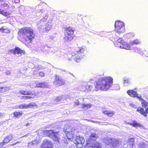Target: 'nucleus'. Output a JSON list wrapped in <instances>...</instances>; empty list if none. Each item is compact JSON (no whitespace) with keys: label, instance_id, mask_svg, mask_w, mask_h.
I'll use <instances>...</instances> for the list:
<instances>
[{"label":"nucleus","instance_id":"obj_1","mask_svg":"<svg viewBox=\"0 0 148 148\" xmlns=\"http://www.w3.org/2000/svg\"><path fill=\"white\" fill-rule=\"evenodd\" d=\"M113 83V79L112 77L108 76L104 77L95 81L94 88L92 85H87L85 86L84 91L85 92L91 90L106 91L112 86Z\"/></svg>","mask_w":148,"mask_h":148},{"label":"nucleus","instance_id":"obj_2","mask_svg":"<svg viewBox=\"0 0 148 148\" xmlns=\"http://www.w3.org/2000/svg\"><path fill=\"white\" fill-rule=\"evenodd\" d=\"M18 34L21 41L26 45L32 43L35 36L34 30L29 27H25L20 29Z\"/></svg>","mask_w":148,"mask_h":148},{"label":"nucleus","instance_id":"obj_3","mask_svg":"<svg viewBox=\"0 0 148 148\" xmlns=\"http://www.w3.org/2000/svg\"><path fill=\"white\" fill-rule=\"evenodd\" d=\"M85 51V49L83 47H78L75 48L74 51L72 52L71 54L76 62H78L84 56Z\"/></svg>","mask_w":148,"mask_h":148},{"label":"nucleus","instance_id":"obj_4","mask_svg":"<svg viewBox=\"0 0 148 148\" xmlns=\"http://www.w3.org/2000/svg\"><path fill=\"white\" fill-rule=\"evenodd\" d=\"M74 30L72 27L69 26L64 29V39L66 41H69L74 38Z\"/></svg>","mask_w":148,"mask_h":148},{"label":"nucleus","instance_id":"obj_5","mask_svg":"<svg viewBox=\"0 0 148 148\" xmlns=\"http://www.w3.org/2000/svg\"><path fill=\"white\" fill-rule=\"evenodd\" d=\"M46 135L49 137H51L53 140L55 142L59 143L60 138L59 137L60 132H54L53 130H46L44 131Z\"/></svg>","mask_w":148,"mask_h":148},{"label":"nucleus","instance_id":"obj_6","mask_svg":"<svg viewBox=\"0 0 148 148\" xmlns=\"http://www.w3.org/2000/svg\"><path fill=\"white\" fill-rule=\"evenodd\" d=\"M115 32L121 34L124 33L125 31L124 24L121 21L117 20L115 21L114 24Z\"/></svg>","mask_w":148,"mask_h":148},{"label":"nucleus","instance_id":"obj_7","mask_svg":"<svg viewBox=\"0 0 148 148\" xmlns=\"http://www.w3.org/2000/svg\"><path fill=\"white\" fill-rule=\"evenodd\" d=\"M115 46L118 47L122 48L127 49H130V44L124 41L122 38H119L115 42Z\"/></svg>","mask_w":148,"mask_h":148},{"label":"nucleus","instance_id":"obj_8","mask_svg":"<svg viewBox=\"0 0 148 148\" xmlns=\"http://www.w3.org/2000/svg\"><path fill=\"white\" fill-rule=\"evenodd\" d=\"M85 142V139L83 137L78 136H76L74 143L77 148H82L83 147Z\"/></svg>","mask_w":148,"mask_h":148},{"label":"nucleus","instance_id":"obj_9","mask_svg":"<svg viewBox=\"0 0 148 148\" xmlns=\"http://www.w3.org/2000/svg\"><path fill=\"white\" fill-rule=\"evenodd\" d=\"M107 142L106 143V145L110 146L111 147L115 148L117 145L119 144V140L116 139H114L113 138H108L107 139Z\"/></svg>","mask_w":148,"mask_h":148},{"label":"nucleus","instance_id":"obj_10","mask_svg":"<svg viewBox=\"0 0 148 148\" xmlns=\"http://www.w3.org/2000/svg\"><path fill=\"white\" fill-rule=\"evenodd\" d=\"M55 80L53 81L54 84L58 86H61L65 84L64 81L61 79L59 75H55Z\"/></svg>","mask_w":148,"mask_h":148},{"label":"nucleus","instance_id":"obj_11","mask_svg":"<svg viewBox=\"0 0 148 148\" xmlns=\"http://www.w3.org/2000/svg\"><path fill=\"white\" fill-rule=\"evenodd\" d=\"M19 93L23 95H31L35 97L37 95L35 92L34 91H30L27 90H21L19 91Z\"/></svg>","mask_w":148,"mask_h":148},{"label":"nucleus","instance_id":"obj_12","mask_svg":"<svg viewBox=\"0 0 148 148\" xmlns=\"http://www.w3.org/2000/svg\"><path fill=\"white\" fill-rule=\"evenodd\" d=\"M9 53H13L14 54H25V51L18 47H16L14 49H10L9 51Z\"/></svg>","mask_w":148,"mask_h":148},{"label":"nucleus","instance_id":"obj_13","mask_svg":"<svg viewBox=\"0 0 148 148\" xmlns=\"http://www.w3.org/2000/svg\"><path fill=\"white\" fill-rule=\"evenodd\" d=\"M136 111L143 115L144 117L147 116V114H148V107L146 108L145 110L141 107H138L136 109Z\"/></svg>","mask_w":148,"mask_h":148},{"label":"nucleus","instance_id":"obj_14","mask_svg":"<svg viewBox=\"0 0 148 148\" xmlns=\"http://www.w3.org/2000/svg\"><path fill=\"white\" fill-rule=\"evenodd\" d=\"M40 148H53V146L51 141L46 140L41 145Z\"/></svg>","mask_w":148,"mask_h":148},{"label":"nucleus","instance_id":"obj_15","mask_svg":"<svg viewBox=\"0 0 148 148\" xmlns=\"http://www.w3.org/2000/svg\"><path fill=\"white\" fill-rule=\"evenodd\" d=\"M85 146L88 148H101V143L98 142H96L92 144L91 143L90 144H88V145L86 144Z\"/></svg>","mask_w":148,"mask_h":148},{"label":"nucleus","instance_id":"obj_16","mask_svg":"<svg viewBox=\"0 0 148 148\" xmlns=\"http://www.w3.org/2000/svg\"><path fill=\"white\" fill-rule=\"evenodd\" d=\"M98 137V136L97 134L94 133L91 134L90 135L88 139L86 140V144L87 145L90 144L92 140H93V139L95 140Z\"/></svg>","mask_w":148,"mask_h":148},{"label":"nucleus","instance_id":"obj_17","mask_svg":"<svg viewBox=\"0 0 148 148\" xmlns=\"http://www.w3.org/2000/svg\"><path fill=\"white\" fill-rule=\"evenodd\" d=\"M65 134L68 140L71 141H72L75 138V135L72 132H67Z\"/></svg>","mask_w":148,"mask_h":148},{"label":"nucleus","instance_id":"obj_18","mask_svg":"<svg viewBox=\"0 0 148 148\" xmlns=\"http://www.w3.org/2000/svg\"><path fill=\"white\" fill-rule=\"evenodd\" d=\"M127 92L128 94L130 97H136L138 98V94L137 93V91L134 90H129L127 91Z\"/></svg>","mask_w":148,"mask_h":148},{"label":"nucleus","instance_id":"obj_19","mask_svg":"<svg viewBox=\"0 0 148 148\" xmlns=\"http://www.w3.org/2000/svg\"><path fill=\"white\" fill-rule=\"evenodd\" d=\"M138 98L141 101V105L143 107L146 108L148 106V102L142 99L141 96L138 97Z\"/></svg>","mask_w":148,"mask_h":148},{"label":"nucleus","instance_id":"obj_20","mask_svg":"<svg viewBox=\"0 0 148 148\" xmlns=\"http://www.w3.org/2000/svg\"><path fill=\"white\" fill-rule=\"evenodd\" d=\"M12 138L13 136L12 135H8L4 138L2 142L5 144H6L8 143L12 139Z\"/></svg>","mask_w":148,"mask_h":148},{"label":"nucleus","instance_id":"obj_21","mask_svg":"<svg viewBox=\"0 0 148 148\" xmlns=\"http://www.w3.org/2000/svg\"><path fill=\"white\" fill-rule=\"evenodd\" d=\"M127 124L135 127H143V125H142L138 123L135 120L133 121L132 123H128Z\"/></svg>","mask_w":148,"mask_h":148},{"label":"nucleus","instance_id":"obj_22","mask_svg":"<svg viewBox=\"0 0 148 148\" xmlns=\"http://www.w3.org/2000/svg\"><path fill=\"white\" fill-rule=\"evenodd\" d=\"M23 114L22 111H15L13 112V114L14 117L18 118L21 116Z\"/></svg>","mask_w":148,"mask_h":148},{"label":"nucleus","instance_id":"obj_23","mask_svg":"<svg viewBox=\"0 0 148 148\" xmlns=\"http://www.w3.org/2000/svg\"><path fill=\"white\" fill-rule=\"evenodd\" d=\"M103 113L110 117L112 116L114 114V112L113 111H109L107 110L103 111Z\"/></svg>","mask_w":148,"mask_h":148},{"label":"nucleus","instance_id":"obj_24","mask_svg":"<svg viewBox=\"0 0 148 148\" xmlns=\"http://www.w3.org/2000/svg\"><path fill=\"white\" fill-rule=\"evenodd\" d=\"M47 86L45 82H40L37 83L36 85V88H45L47 87Z\"/></svg>","mask_w":148,"mask_h":148},{"label":"nucleus","instance_id":"obj_25","mask_svg":"<svg viewBox=\"0 0 148 148\" xmlns=\"http://www.w3.org/2000/svg\"><path fill=\"white\" fill-rule=\"evenodd\" d=\"M141 41L140 40L136 39L133 41H132L130 42V45H139L140 44Z\"/></svg>","mask_w":148,"mask_h":148},{"label":"nucleus","instance_id":"obj_26","mask_svg":"<svg viewBox=\"0 0 148 148\" xmlns=\"http://www.w3.org/2000/svg\"><path fill=\"white\" fill-rule=\"evenodd\" d=\"M0 14L5 16H7L11 14L9 12L5 11L4 10L0 9Z\"/></svg>","mask_w":148,"mask_h":148},{"label":"nucleus","instance_id":"obj_27","mask_svg":"<svg viewBox=\"0 0 148 148\" xmlns=\"http://www.w3.org/2000/svg\"><path fill=\"white\" fill-rule=\"evenodd\" d=\"M138 148H148V145L144 143H140L138 145Z\"/></svg>","mask_w":148,"mask_h":148},{"label":"nucleus","instance_id":"obj_28","mask_svg":"<svg viewBox=\"0 0 148 148\" xmlns=\"http://www.w3.org/2000/svg\"><path fill=\"white\" fill-rule=\"evenodd\" d=\"M52 25L51 24L47 23L45 27V29L46 32H49L51 29Z\"/></svg>","mask_w":148,"mask_h":148},{"label":"nucleus","instance_id":"obj_29","mask_svg":"<svg viewBox=\"0 0 148 148\" xmlns=\"http://www.w3.org/2000/svg\"><path fill=\"white\" fill-rule=\"evenodd\" d=\"M0 30L2 31V32L5 33H9L10 32L9 29L4 27H2L0 28Z\"/></svg>","mask_w":148,"mask_h":148},{"label":"nucleus","instance_id":"obj_30","mask_svg":"<svg viewBox=\"0 0 148 148\" xmlns=\"http://www.w3.org/2000/svg\"><path fill=\"white\" fill-rule=\"evenodd\" d=\"M9 87L6 86L0 87V92H6L9 90Z\"/></svg>","mask_w":148,"mask_h":148},{"label":"nucleus","instance_id":"obj_31","mask_svg":"<svg viewBox=\"0 0 148 148\" xmlns=\"http://www.w3.org/2000/svg\"><path fill=\"white\" fill-rule=\"evenodd\" d=\"M15 108L16 109H26V104H22L17 106Z\"/></svg>","mask_w":148,"mask_h":148},{"label":"nucleus","instance_id":"obj_32","mask_svg":"<svg viewBox=\"0 0 148 148\" xmlns=\"http://www.w3.org/2000/svg\"><path fill=\"white\" fill-rule=\"evenodd\" d=\"M134 138H130L128 140V143L132 145V146L133 145L134 143Z\"/></svg>","mask_w":148,"mask_h":148},{"label":"nucleus","instance_id":"obj_33","mask_svg":"<svg viewBox=\"0 0 148 148\" xmlns=\"http://www.w3.org/2000/svg\"><path fill=\"white\" fill-rule=\"evenodd\" d=\"M35 106V104L34 103H30L29 104H26V109L27 108H31Z\"/></svg>","mask_w":148,"mask_h":148},{"label":"nucleus","instance_id":"obj_34","mask_svg":"<svg viewBox=\"0 0 148 148\" xmlns=\"http://www.w3.org/2000/svg\"><path fill=\"white\" fill-rule=\"evenodd\" d=\"M91 106V105L90 104H83L82 105V108L83 109L84 108H90Z\"/></svg>","mask_w":148,"mask_h":148},{"label":"nucleus","instance_id":"obj_35","mask_svg":"<svg viewBox=\"0 0 148 148\" xmlns=\"http://www.w3.org/2000/svg\"><path fill=\"white\" fill-rule=\"evenodd\" d=\"M34 97L33 96H22L23 98L24 99H32L34 98Z\"/></svg>","mask_w":148,"mask_h":148},{"label":"nucleus","instance_id":"obj_36","mask_svg":"<svg viewBox=\"0 0 148 148\" xmlns=\"http://www.w3.org/2000/svg\"><path fill=\"white\" fill-rule=\"evenodd\" d=\"M9 5L7 4L6 3H4L1 5V8H6V9H7V8H9Z\"/></svg>","mask_w":148,"mask_h":148},{"label":"nucleus","instance_id":"obj_37","mask_svg":"<svg viewBox=\"0 0 148 148\" xmlns=\"http://www.w3.org/2000/svg\"><path fill=\"white\" fill-rule=\"evenodd\" d=\"M123 81V83L124 84H129L130 83L129 79L126 77L124 78Z\"/></svg>","mask_w":148,"mask_h":148},{"label":"nucleus","instance_id":"obj_38","mask_svg":"<svg viewBox=\"0 0 148 148\" xmlns=\"http://www.w3.org/2000/svg\"><path fill=\"white\" fill-rule=\"evenodd\" d=\"M39 75L41 77H43L45 76L44 73L42 72H40L39 73Z\"/></svg>","mask_w":148,"mask_h":148},{"label":"nucleus","instance_id":"obj_39","mask_svg":"<svg viewBox=\"0 0 148 148\" xmlns=\"http://www.w3.org/2000/svg\"><path fill=\"white\" fill-rule=\"evenodd\" d=\"M5 145L2 142L0 143V148H4V145Z\"/></svg>","mask_w":148,"mask_h":148},{"label":"nucleus","instance_id":"obj_40","mask_svg":"<svg viewBox=\"0 0 148 148\" xmlns=\"http://www.w3.org/2000/svg\"><path fill=\"white\" fill-rule=\"evenodd\" d=\"M97 76L96 75H94L92 78H91L90 79V80L91 81H92V80H96V78Z\"/></svg>","mask_w":148,"mask_h":148},{"label":"nucleus","instance_id":"obj_41","mask_svg":"<svg viewBox=\"0 0 148 148\" xmlns=\"http://www.w3.org/2000/svg\"><path fill=\"white\" fill-rule=\"evenodd\" d=\"M20 142H20V141H17V142H16V143H15L13 144H11L10 145V146H13L17 144H18V143H20Z\"/></svg>","mask_w":148,"mask_h":148},{"label":"nucleus","instance_id":"obj_42","mask_svg":"<svg viewBox=\"0 0 148 148\" xmlns=\"http://www.w3.org/2000/svg\"><path fill=\"white\" fill-rule=\"evenodd\" d=\"M75 104L76 105L78 106V105H80V103L79 102V101H77V102H75Z\"/></svg>","mask_w":148,"mask_h":148},{"label":"nucleus","instance_id":"obj_43","mask_svg":"<svg viewBox=\"0 0 148 148\" xmlns=\"http://www.w3.org/2000/svg\"><path fill=\"white\" fill-rule=\"evenodd\" d=\"M30 125V124L29 123H27L25 125L26 126H29Z\"/></svg>","mask_w":148,"mask_h":148},{"label":"nucleus","instance_id":"obj_44","mask_svg":"<svg viewBox=\"0 0 148 148\" xmlns=\"http://www.w3.org/2000/svg\"><path fill=\"white\" fill-rule=\"evenodd\" d=\"M3 115L0 112V118L2 117Z\"/></svg>","mask_w":148,"mask_h":148},{"label":"nucleus","instance_id":"obj_45","mask_svg":"<svg viewBox=\"0 0 148 148\" xmlns=\"http://www.w3.org/2000/svg\"><path fill=\"white\" fill-rule=\"evenodd\" d=\"M3 0H0V1H3Z\"/></svg>","mask_w":148,"mask_h":148},{"label":"nucleus","instance_id":"obj_46","mask_svg":"<svg viewBox=\"0 0 148 148\" xmlns=\"http://www.w3.org/2000/svg\"><path fill=\"white\" fill-rule=\"evenodd\" d=\"M4 0H3V1H4Z\"/></svg>","mask_w":148,"mask_h":148}]
</instances>
